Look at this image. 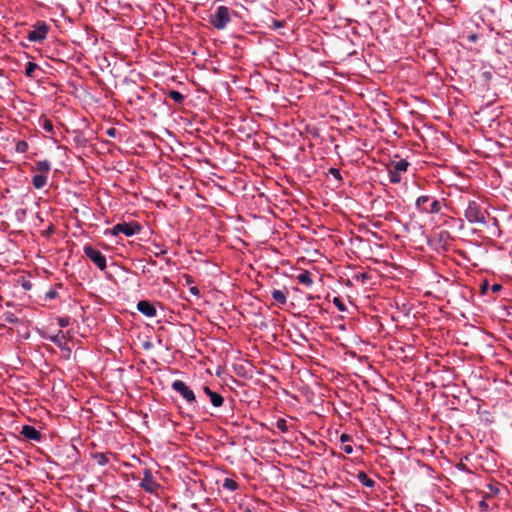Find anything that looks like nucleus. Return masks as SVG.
<instances>
[{
  "instance_id": "nucleus-1",
  "label": "nucleus",
  "mask_w": 512,
  "mask_h": 512,
  "mask_svg": "<svg viewBox=\"0 0 512 512\" xmlns=\"http://www.w3.org/2000/svg\"><path fill=\"white\" fill-rule=\"evenodd\" d=\"M408 166L409 162L407 160L395 156V159L391 160L387 165L390 182L394 184L400 183L402 174L407 171Z\"/></svg>"
},
{
  "instance_id": "nucleus-2",
  "label": "nucleus",
  "mask_w": 512,
  "mask_h": 512,
  "mask_svg": "<svg viewBox=\"0 0 512 512\" xmlns=\"http://www.w3.org/2000/svg\"><path fill=\"white\" fill-rule=\"evenodd\" d=\"M465 218L470 223L486 224L487 212L475 201H469L465 209Z\"/></svg>"
},
{
  "instance_id": "nucleus-3",
  "label": "nucleus",
  "mask_w": 512,
  "mask_h": 512,
  "mask_svg": "<svg viewBox=\"0 0 512 512\" xmlns=\"http://www.w3.org/2000/svg\"><path fill=\"white\" fill-rule=\"evenodd\" d=\"M230 21L229 9L225 6L218 7L210 19V23L219 30L224 29Z\"/></svg>"
},
{
  "instance_id": "nucleus-4",
  "label": "nucleus",
  "mask_w": 512,
  "mask_h": 512,
  "mask_svg": "<svg viewBox=\"0 0 512 512\" xmlns=\"http://www.w3.org/2000/svg\"><path fill=\"white\" fill-rule=\"evenodd\" d=\"M49 26L43 22H37L33 29L27 32V39L31 42H42L46 39Z\"/></svg>"
},
{
  "instance_id": "nucleus-5",
  "label": "nucleus",
  "mask_w": 512,
  "mask_h": 512,
  "mask_svg": "<svg viewBox=\"0 0 512 512\" xmlns=\"http://www.w3.org/2000/svg\"><path fill=\"white\" fill-rule=\"evenodd\" d=\"M141 231V226L137 222H122L116 224L111 229V234L117 236L120 233L125 234L126 236H133Z\"/></svg>"
},
{
  "instance_id": "nucleus-6",
  "label": "nucleus",
  "mask_w": 512,
  "mask_h": 512,
  "mask_svg": "<svg viewBox=\"0 0 512 512\" xmlns=\"http://www.w3.org/2000/svg\"><path fill=\"white\" fill-rule=\"evenodd\" d=\"M84 254L102 271L107 267L105 256L91 245L87 244L83 248Z\"/></svg>"
},
{
  "instance_id": "nucleus-7",
  "label": "nucleus",
  "mask_w": 512,
  "mask_h": 512,
  "mask_svg": "<svg viewBox=\"0 0 512 512\" xmlns=\"http://www.w3.org/2000/svg\"><path fill=\"white\" fill-rule=\"evenodd\" d=\"M140 488H142L145 492L151 494H157L160 489V484H158L153 477V474L150 469L146 468L143 471V479L139 484Z\"/></svg>"
},
{
  "instance_id": "nucleus-8",
  "label": "nucleus",
  "mask_w": 512,
  "mask_h": 512,
  "mask_svg": "<svg viewBox=\"0 0 512 512\" xmlns=\"http://www.w3.org/2000/svg\"><path fill=\"white\" fill-rule=\"evenodd\" d=\"M172 389L179 393L188 402V404L192 405L196 403L194 392L190 389L189 386L186 385L184 381L175 380L172 383Z\"/></svg>"
},
{
  "instance_id": "nucleus-9",
  "label": "nucleus",
  "mask_w": 512,
  "mask_h": 512,
  "mask_svg": "<svg viewBox=\"0 0 512 512\" xmlns=\"http://www.w3.org/2000/svg\"><path fill=\"white\" fill-rule=\"evenodd\" d=\"M20 434L30 441H40L42 437L41 433L35 427L30 425L22 426Z\"/></svg>"
},
{
  "instance_id": "nucleus-10",
  "label": "nucleus",
  "mask_w": 512,
  "mask_h": 512,
  "mask_svg": "<svg viewBox=\"0 0 512 512\" xmlns=\"http://www.w3.org/2000/svg\"><path fill=\"white\" fill-rule=\"evenodd\" d=\"M137 309L140 313L147 317H154L156 315V308L153 303L147 300H141L137 304Z\"/></svg>"
},
{
  "instance_id": "nucleus-11",
  "label": "nucleus",
  "mask_w": 512,
  "mask_h": 512,
  "mask_svg": "<svg viewBox=\"0 0 512 512\" xmlns=\"http://www.w3.org/2000/svg\"><path fill=\"white\" fill-rule=\"evenodd\" d=\"M203 391L210 398L214 407H221L223 405L224 398L219 393L212 391L208 386H204Z\"/></svg>"
},
{
  "instance_id": "nucleus-12",
  "label": "nucleus",
  "mask_w": 512,
  "mask_h": 512,
  "mask_svg": "<svg viewBox=\"0 0 512 512\" xmlns=\"http://www.w3.org/2000/svg\"><path fill=\"white\" fill-rule=\"evenodd\" d=\"M271 296L273 300L279 305H285L287 302V289H273L271 291Z\"/></svg>"
},
{
  "instance_id": "nucleus-13",
  "label": "nucleus",
  "mask_w": 512,
  "mask_h": 512,
  "mask_svg": "<svg viewBox=\"0 0 512 512\" xmlns=\"http://www.w3.org/2000/svg\"><path fill=\"white\" fill-rule=\"evenodd\" d=\"M51 170V164L47 160L38 161L33 168V171H38L39 174L48 175Z\"/></svg>"
},
{
  "instance_id": "nucleus-14",
  "label": "nucleus",
  "mask_w": 512,
  "mask_h": 512,
  "mask_svg": "<svg viewBox=\"0 0 512 512\" xmlns=\"http://www.w3.org/2000/svg\"><path fill=\"white\" fill-rule=\"evenodd\" d=\"M48 175L37 174L32 178V184L36 189H42L47 184Z\"/></svg>"
},
{
  "instance_id": "nucleus-15",
  "label": "nucleus",
  "mask_w": 512,
  "mask_h": 512,
  "mask_svg": "<svg viewBox=\"0 0 512 512\" xmlns=\"http://www.w3.org/2000/svg\"><path fill=\"white\" fill-rule=\"evenodd\" d=\"M357 479L358 481L368 487V488H373L375 486V481L373 479H371L365 472L363 471H360L358 474H357Z\"/></svg>"
},
{
  "instance_id": "nucleus-16",
  "label": "nucleus",
  "mask_w": 512,
  "mask_h": 512,
  "mask_svg": "<svg viewBox=\"0 0 512 512\" xmlns=\"http://www.w3.org/2000/svg\"><path fill=\"white\" fill-rule=\"evenodd\" d=\"M297 280L299 283L306 286H311L313 284V279L309 271H303L302 273H300L297 276Z\"/></svg>"
},
{
  "instance_id": "nucleus-17",
  "label": "nucleus",
  "mask_w": 512,
  "mask_h": 512,
  "mask_svg": "<svg viewBox=\"0 0 512 512\" xmlns=\"http://www.w3.org/2000/svg\"><path fill=\"white\" fill-rule=\"evenodd\" d=\"M430 200H431L430 196H426V195L420 196V197L417 198L415 205H416L418 210L423 212L426 209V207L428 206L427 203Z\"/></svg>"
},
{
  "instance_id": "nucleus-18",
  "label": "nucleus",
  "mask_w": 512,
  "mask_h": 512,
  "mask_svg": "<svg viewBox=\"0 0 512 512\" xmlns=\"http://www.w3.org/2000/svg\"><path fill=\"white\" fill-rule=\"evenodd\" d=\"M440 210H441L440 202L436 199H432L429 206H427L423 212L435 214V213H438Z\"/></svg>"
},
{
  "instance_id": "nucleus-19",
  "label": "nucleus",
  "mask_w": 512,
  "mask_h": 512,
  "mask_svg": "<svg viewBox=\"0 0 512 512\" xmlns=\"http://www.w3.org/2000/svg\"><path fill=\"white\" fill-rule=\"evenodd\" d=\"M2 319L3 321L11 324H17L20 322L19 318L12 312H5Z\"/></svg>"
},
{
  "instance_id": "nucleus-20",
  "label": "nucleus",
  "mask_w": 512,
  "mask_h": 512,
  "mask_svg": "<svg viewBox=\"0 0 512 512\" xmlns=\"http://www.w3.org/2000/svg\"><path fill=\"white\" fill-rule=\"evenodd\" d=\"M168 96L170 99H172L174 102L178 104H181L184 101V96L176 90H170Z\"/></svg>"
},
{
  "instance_id": "nucleus-21",
  "label": "nucleus",
  "mask_w": 512,
  "mask_h": 512,
  "mask_svg": "<svg viewBox=\"0 0 512 512\" xmlns=\"http://www.w3.org/2000/svg\"><path fill=\"white\" fill-rule=\"evenodd\" d=\"M38 68V65L34 62H28L25 67V75L27 77L33 78L34 72Z\"/></svg>"
},
{
  "instance_id": "nucleus-22",
  "label": "nucleus",
  "mask_w": 512,
  "mask_h": 512,
  "mask_svg": "<svg viewBox=\"0 0 512 512\" xmlns=\"http://www.w3.org/2000/svg\"><path fill=\"white\" fill-rule=\"evenodd\" d=\"M223 487L230 491H235L238 488V484L231 478H225L223 481Z\"/></svg>"
},
{
  "instance_id": "nucleus-23",
  "label": "nucleus",
  "mask_w": 512,
  "mask_h": 512,
  "mask_svg": "<svg viewBox=\"0 0 512 512\" xmlns=\"http://www.w3.org/2000/svg\"><path fill=\"white\" fill-rule=\"evenodd\" d=\"M94 458L100 466H105L109 461L107 455L104 453H97L94 455Z\"/></svg>"
},
{
  "instance_id": "nucleus-24",
  "label": "nucleus",
  "mask_w": 512,
  "mask_h": 512,
  "mask_svg": "<svg viewBox=\"0 0 512 512\" xmlns=\"http://www.w3.org/2000/svg\"><path fill=\"white\" fill-rule=\"evenodd\" d=\"M42 127H43V129H44L45 131H47L48 133H53V131H54V127H53V123H52V121H51V120H49V119H47V118H45V119L43 120V125H42Z\"/></svg>"
},
{
  "instance_id": "nucleus-25",
  "label": "nucleus",
  "mask_w": 512,
  "mask_h": 512,
  "mask_svg": "<svg viewBox=\"0 0 512 512\" xmlns=\"http://www.w3.org/2000/svg\"><path fill=\"white\" fill-rule=\"evenodd\" d=\"M276 427L282 431V432H286L288 430V426H287V421L283 418H280L277 420L276 422Z\"/></svg>"
},
{
  "instance_id": "nucleus-26",
  "label": "nucleus",
  "mask_w": 512,
  "mask_h": 512,
  "mask_svg": "<svg viewBox=\"0 0 512 512\" xmlns=\"http://www.w3.org/2000/svg\"><path fill=\"white\" fill-rule=\"evenodd\" d=\"M333 304L338 308L339 311H345L346 307L343 301L339 297L333 299Z\"/></svg>"
},
{
  "instance_id": "nucleus-27",
  "label": "nucleus",
  "mask_w": 512,
  "mask_h": 512,
  "mask_svg": "<svg viewBox=\"0 0 512 512\" xmlns=\"http://www.w3.org/2000/svg\"><path fill=\"white\" fill-rule=\"evenodd\" d=\"M28 144L25 141H19L16 145V150L20 153H23L27 150Z\"/></svg>"
},
{
  "instance_id": "nucleus-28",
  "label": "nucleus",
  "mask_w": 512,
  "mask_h": 512,
  "mask_svg": "<svg viewBox=\"0 0 512 512\" xmlns=\"http://www.w3.org/2000/svg\"><path fill=\"white\" fill-rule=\"evenodd\" d=\"M58 324H59V326H60V327H62V328L67 327V326L70 324V319H69V317H60V318L58 319Z\"/></svg>"
},
{
  "instance_id": "nucleus-29",
  "label": "nucleus",
  "mask_w": 512,
  "mask_h": 512,
  "mask_svg": "<svg viewBox=\"0 0 512 512\" xmlns=\"http://www.w3.org/2000/svg\"><path fill=\"white\" fill-rule=\"evenodd\" d=\"M329 174H331L332 176H334L337 180L341 181L342 180V177H341V174H340V171L336 168H330L329 169Z\"/></svg>"
},
{
  "instance_id": "nucleus-30",
  "label": "nucleus",
  "mask_w": 512,
  "mask_h": 512,
  "mask_svg": "<svg viewBox=\"0 0 512 512\" xmlns=\"http://www.w3.org/2000/svg\"><path fill=\"white\" fill-rule=\"evenodd\" d=\"M50 341H52L54 344L58 345V346H61V339L59 337V334L55 335V336H51L49 337Z\"/></svg>"
},
{
  "instance_id": "nucleus-31",
  "label": "nucleus",
  "mask_w": 512,
  "mask_h": 512,
  "mask_svg": "<svg viewBox=\"0 0 512 512\" xmlns=\"http://www.w3.org/2000/svg\"><path fill=\"white\" fill-rule=\"evenodd\" d=\"M343 451L346 453V454H352L353 453V447L352 445L350 444H347V445H344L342 447Z\"/></svg>"
},
{
  "instance_id": "nucleus-32",
  "label": "nucleus",
  "mask_w": 512,
  "mask_h": 512,
  "mask_svg": "<svg viewBox=\"0 0 512 512\" xmlns=\"http://www.w3.org/2000/svg\"><path fill=\"white\" fill-rule=\"evenodd\" d=\"M107 135L110 136V137H115L116 134H117V130L115 128H109L107 131H106Z\"/></svg>"
},
{
  "instance_id": "nucleus-33",
  "label": "nucleus",
  "mask_w": 512,
  "mask_h": 512,
  "mask_svg": "<svg viewBox=\"0 0 512 512\" xmlns=\"http://www.w3.org/2000/svg\"><path fill=\"white\" fill-rule=\"evenodd\" d=\"M351 440L350 436L348 434H342L340 436V441L342 443H346V442H349Z\"/></svg>"
},
{
  "instance_id": "nucleus-34",
  "label": "nucleus",
  "mask_w": 512,
  "mask_h": 512,
  "mask_svg": "<svg viewBox=\"0 0 512 512\" xmlns=\"http://www.w3.org/2000/svg\"><path fill=\"white\" fill-rule=\"evenodd\" d=\"M46 296L51 299L56 298L57 292L54 290H50L49 292H47Z\"/></svg>"
},
{
  "instance_id": "nucleus-35",
  "label": "nucleus",
  "mask_w": 512,
  "mask_h": 512,
  "mask_svg": "<svg viewBox=\"0 0 512 512\" xmlns=\"http://www.w3.org/2000/svg\"><path fill=\"white\" fill-rule=\"evenodd\" d=\"M190 292H191L193 295H196V296H198V295L200 294L199 289H198L197 287H195V286L190 288Z\"/></svg>"
},
{
  "instance_id": "nucleus-36",
  "label": "nucleus",
  "mask_w": 512,
  "mask_h": 512,
  "mask_svg": "<svg viewBox=\"0 0 512 512\" xmlns=\"http://www.w3.org/2000/svg\"><path fill=\"white\" fill-rule=\"evenodd\" d=\"M369 278V275L367 273H362L359 276H357V279H361L362 281Z\"/></svg>"
},
{
  "instance_id": "nucleus-37",
  "label": "nucleus",
  "mask_w": 512,
  "mask_h": 512,
  "mask_svg": "<svg viewBox=\"0 0 512 512\" xmlns=\"http://www.w3.org/2000/svg\"><path fill=\"white\" fill-rule=\"evenodd\" d=\"M501 288H502V286H501L500 284H494V285L492 286V291H493V292H498V291H500V290H501Z\"/></svg>"
},
{
  "instance_id": "nucleus-38",
  "label": "nucleus",
  "mask_w": 512,
  "mask_h": 512,
  "mask_svg": "<svg viewBox=\"0 0 512 512\" xmlns=\"http://www.w3.org/2000/svg\"><path fill=\"white\" fill-rule=\"evenodd\" d=\"M477 35L476 34H471L468 36V39L471 41V42H475L477 40Z\"/></svg>"
},
{
  "instance_id": "nucleus-39",
  "label": "nucleus",
  "mask_w": 512,
  "mask_h": 512,
  "mask_svg": "<svg viewBox=\"0 0 512 512\" xmlns=\"http://www.w3.org/2000/svg\"><path fill=\"white\" fill-rule=\"evenodd\" d=\"M274 26H275L276 28H280V27H282V26H283V24H282L280 21H275V22H274Z\"/></svg>"
},
{
  "instance_id": "nucleus-40",
  "label": "nucleus",
  "mask_w": 512,
  "mask_h": 512,
  "mask_svg": "<svg viewBox=\"0 0 512 512\" xmlns=\"http://www.w3.org/2000/svg\"><path fill=\"white\" fill-rule=\"evenodd\" d=\"M186 279H187V283H192L193 282L192 277L189 276V275L186 276Z\"/></svg>"
},
{
  "instance_id": "nucleus-41",
  "label": "nucleus",
  "mask_w": 512,
  "mask_h": 512,
  "mask_svg": "<svg viewBox=\"0 0 512 512\" xmlns=\"http://www.w3.org/2000/svg\"><path fill=\"white\" fill-rule=\"evenodd\" d=\"M480 507L487 508V505H486V503L484 501H481L480 502Z\"/></svg>"
},
{
  "instance_id": "nucleus-42",
  "label": "nucleus",
  "mask_w": 512,
  "mask_h": 512,
  "mask_svg": "<svg viewBox=\"0 0 512 512\" xmlns=\"http://www.w3.org/2000/svg\"><path fill=\"white\" fill-rule=\"evenodd\" d=\"M165 253H166V250H162V251L160 252V254H165Z\"/></svg>"
}]
</instances>
